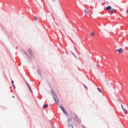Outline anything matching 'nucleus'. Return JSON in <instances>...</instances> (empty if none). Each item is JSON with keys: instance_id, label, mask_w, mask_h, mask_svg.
<instances>
[{"instance_id": "9", "label": "nucleus", "mask_w": 128, "mask_h": 128, "mask_svg": "<svg viewBox=\"0 0 128 128\" xmlns=\"http://www.w3.org/2000/svg\"><path fill=\"white\" fill-rule=\"evenodd\" d=\"M28 87L29 88V90H30V92H32V88H30V85L28 84V82H26Z\"/></svg>"}, {"instance_id": "24", "label": "nucleus", "mask_w": 128, "mask_h": 128, "mask_svg": "<svg viewBox=\"0 0 128 128\" xmlns=\"http://www.w3.org/2000/svg\"><path fill=\"white\" fill-rule=\"evenodd\" d=\"M12 84H14V80H12Z\"/></svg>"}, {"instance_id": "6", "label": "nucleus", "mask_w": 128, "mask_h": 128, "mask_svg": "<svg viewBox=\"0 0 128 128\" xmlns=\"http://www.w3.org/2000/svg\"><path fill=\"white\" fill-rule=\"evenodd\" d=\"M112 6H108L106 8V10H112Z\"/></svg>"}, {"instance_id": "29", "label": "nucleus", "mask_w": 128, "mask_h": 128, "mask_svg": "<svg viewBox=\"0 0 128 128\" xmlns=\"http://www.w3.org/2000/svg\"><path fill=\"white\" fill-rule=\"evenodd\" d=\"M12 98H14V96H13Z\"/></svg>"}, {"instance_id": "27", "label": "nucleus", "mask_w": 128, "mask_h": 128, "mask_svg": "<svg viewBox=\"0 0 128 128\" xmlns=\"http://www.w3.org/2000/svg\"><path fill=\"white\" fill-rule=\"evenodd\" d=\"M74 56L75 58H76V55H74Z\"/></svg>"}, {"instance_id": "17", "label": "nucleus", "mask_w": 128, "mask_h": 128, "mask_svg": "<svg viewBox=\"0 0 128 128\" xmlns=\"http://www.w3.org/2000/svg\"><path fill=\"white\" fill-rule=\"evenodd\" d=\"M98 92H102V90H100V88H98Z\"/></svg>"}, {"instance_id": "14", "label": "nucleus", "mask_w": 128, "mask_h": 128, "mask_svg": "<svg viewBox=\"0 0 128 128\" xmlns=\"http://www.w3.org/2000/svg\"><path fill=\"white\" fill-rule=\"evenodd\" d=\"M38 74H40V76H42V74H40V70H38Z\"/></svg>"}, {"instance_id": "15", "label": "nucleus", "mask_w": 128, "mask_h": 128, "mask_svg": "<svg viewBox=\"0 0 128 128\" xmlns=\"http://www.w3.org/2000/svg\"><path fill=\"white\" fill-rule=\"evenodd\" d=\"M64 112V114H66V116H68V112L66 111V110L64 112Z\"/></svg>"}, {"instance_id": "8", "label": "nucleus", "mask_w": 128, "mask_h": 128, "mask_svg": "<svg viewBox=\"0 0 128 128\" xmlns=\"http://www.w3.org/2000/svg\"><path fill=\"white\" fill-rule=\"evenodd\" d=\"M48 104H44L43 106V108H48Z\"/></svg>"}, {"instance_id": "18", "label": "nucleus", "mask_w": 128, "mask_h": 128, "mask_svg": "<svg viewBox=\"0 0 128 128\" xmlns=\"http://www.w3.org/2000/svg\"><path fill=\"white\" fill-rule=\"evenodd\" d=\"M125 114H128V110H126V111H124Z\"/></svg>"}, {"instance_id": "19", "label": "nucleus", "mask_w": 128, "mask_h": 128, "mask_svg": "<svg viewBox=\"0 0 128 128\" xmlns=\"http://www.w3.org/2000/svg\"><path fill=\"white\" fill-rule=\"evenodd\" d=\"M34 18L35 20H38V18H36V16H35L34 17Z\"/></svg>"}, {"instance_id": "12", "label": "nucleus", "mask_w": 128, "mask_h": 128, "mask_svg": "<svg viewBox=\"0 0 128 128\" xmlns=\"http://www.w3.org/2000/svg\"><path fill=\"white\" fill-rule=\"evenodd\" d=\"M56 0H49V2L52 4V2H54Z\"/></svg>"}, {"instance_id": "20", "label": "nucleus", "mask_w": 128, "mask_h": 128, "mask_svg": "<svg viewBox=\"0 0 128 128\" xmlns=\"http://www.w3.org/2000/svg\"><path fill=\"white\" fill-rule=\"evenodd\" d=\"M62 104H58V108H62Z\"/></svg>"}, {"instance_id": "5", "label": "nucleus", "mask_w": 128, "mask_h": 128, "mask_svg": "<svg viewBox=\"0 0 128 128\" xmlns=\"http://www.w3.org/2000/svg\"><path fill=\"white\" fill-rule=\"evenodd\" d=\"M28 52L30 54V56H32V51L31 49H28Z\"/></svg>"}, {"instance_id": "11", "label": "nucleus", "mask_w": 128, "mask_h": 128, "mask_svg": "<svg viewBox=\"0 0 128 128\" xmlns=\"http://www.w3.org/2000/svg\"><path fill=\"white\" fill-rule=\"evenodd\" d=\"M84 12H86V14H88V13L90 12H88V10H85Z\"/></svg>"}, {"instance_id": "7", "label": "nucleus", "mask_w": 128, "mask_h": 128, "mask_svg": "<svg viewBox=\"0 0 128 128\" xmlns=\"http://www.w3.org/2000/svg\"><path fill=\"white\" fill-rule=\"evenodd\" d=\"M110 12L112 14H114V12H116V10L114 9V8H111V11Z\"/></svg>"}, {"instance_id": "13", "label": "nucleus", "mask_w": 128, "mask_h": 128, "mask_svg": "<svg viewBox=\"0 0 128 128\" xmlns=\"http://www.w3.org/2000/svg\"><path fill=\"white\" fill-rule=\"evenodd\" d=\"M121 106H122V110H124V112H126V109H124V106H122V104H121Z\"/></svg>"}, {"instance_id": "26", "label": "nucleus", "mask_w": 128, "mask_h": 128, "mask_svg": "<svg viewBox=\"0 0 128 128\" xmlns=\"http://www.w3.org/2000/svg\"><path fill=\"white\" fill-rule=\"evenodd\" d=\"M72 54H73V56H74V54L72 52Z\"/></svg>"}, {"instance_id": "21", "label": "nucleus", "mask_w": 128, "mask_h": 128, "mask_svg": "<svg viewBox=\"0 0 128 128\" xmlns=\"http://www.w3.org/2000/svg\"><path fill=\"white\" fill-rule=\"evenodd\" d=\"M82 128H86V126H84V125H82Z\"/></svg>"}, {"instance_id": "1", "label": "nucleus", "mask_w": 128, "mask_h": 128, "mask_svg": "<svg viewBox=\"0 0 128 128\" xmlns=\"http://www.w3.org/2000/svg\"><path fill=\"white\" fill-rule=\"evenodd\" d=\"M51 94L52 96V98L56 104H60V100H58V96L56 95V92L54 91V90H51Z\"/></svg>"}, {"instance_id": "16", "label": "nucleus", "mask_w": 128, "mask_h": 128, "mask_svg": "<svg viewBox=\"0 0 128 128\" xmlns=\"http://www.w3.org/2000/svg\"><path fill=\"white\" fill-rule=\"evenodd\" d=\"M60 108L62 110L63 112H64L66 110L64 107H60Z\"/></svg>"}, {"instance_id": "28", "label": "nucleus", "mask_w": 128, "mask_h": 128, "mask_svg": "<svg viewBox=\"0 0 128 128\" xmlns=\"http://www.w3.org/2000/svg\"><path fill=\"white\" fill-rule=\"evenodd\" d=\"M51 125L52 126V122H51Z\"/></svg>"}, {"instance_id": "10", "label": "nucleus", "mask_w": 128, "mask_h": 128, "mask_svg": "<svg viewBox=\"0 0 128 128\" xmlns=\"http://www.w3.org/2000/svg\"><path fill=\"white\" fill-rule=\"evenodd\" d=\"M90 36H94V32H92V33L90 34Z\"/></svg>"}, {"instance_id": "2", "label": "nucleus", "mask_w": 128, "mask_h": 128, "mask_svg": "<svg viewBox=\"0 0 128 128\" xmlns=\"http://www.w3.org/2000/svg\"><path fill=\"white\" fill-rule=\"evenodd\" d=\"M70 120H72V118H68V128H74V126L72 124H70Z\"/></svg>"}, {"instance_id": "25", "label": "nucleus", "mask_w": 128, "mask_h": 128, "mask_svg": "<svg viewBox=\"0 0 128 128\" xmlns=\"http://www.w3.org/2000/svg\"><path fill=\"white\" fill-rule=\"evenodd\" d=\"M24 54L27 56H28V54H26V53L24 52Z\"/></svg>"}, {"instance_id": "23", "label": "nucleus", "mask_w": 128, "mask_h": 128, "mask_svg": "<svg viewBox=\"0 0 128 128\" xmlns=\"http://www.w3.org/2000/svg\"><path fill=\"white\" fill-rule=\"evenodd\" d=\"M12 86H13L14 88H16V86H14V84H13Z\"/></svg>"}, {"instance_id": "4", "label": "nucleus", "mask_w": 128, "mask_h": 128, "mask_svg": "<svg viewBox=\"0 0 128 128\" xmlns=\"http://www.w3.org/2000/svg\"><path fill=\"white\" fill-rule=\"evenodd\" d=\"M116 52H118L119 54H122V52H124V49L120 48V49H118Z\"/></svg>"}, {"instance_id": "3", "label": "nucleus", "mask_w": 128, "mask_h": 128, "mask_svg": "<svg viewBox=\"0 0 128 128\" xmlns=\"http://www.w3.org/2000/svg\"><path fill=\"white\" fill-rule=\"evenodd\" d=\"M72 118H73L75 120L76 122H78V117L76 116V115L74 113H73L72 114Z\"/></svg>"}, {"instance_id": "22", "label": "nucleus", "mask_w": 128, "mask_h": 128, "mask_svg": "<svg viewBox=\"0 0 128 128\" xmlns=\"http://www.w3.org/2000/svg\"><path fill=\"white\" fill-rule=\"evenodd\" d=\"M84 88H88V87H86V85L84 84Z\"/></svg>"}]
</instances>
